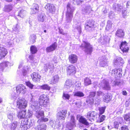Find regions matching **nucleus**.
<instances>
[{
	"label": "nucleus",
	"instance_id": "1",
	"mask_svg": "<svg viewBox=\"0 0 130 130\" xmlns=\"http://www.w3.org/2000/svg\"><path fill=\"white\" fill-rule=\"evenodd\" d=\"M67 11L66 15V22L64 24L67 26L71 22L73 18V12L75 10L74 7L68 3L67 6Z\"/></svg>",
	"mask_w": 130,
	"mask_h": 130
},
{
	"label": "nucleus",
	"instance_id": "2",
	"mask_svg": "<svg viewBox=\"0 0 130 130\" xmlns=\"http://www.w3.org/2000/svg\"><path fill=\"white\" fill-rule=\"evenodd\" d=\"M103 94V93L100 91H96L91 92L90 93L89 96L91 98L93 99L95 102L97 103L100 101V96Z\"/></svg>",
	"mask_w": 130,
	"mask_h": 130
},
{
	"label": "nucleus",
	"instance_id": "3",
	"mask_svg": "<svg viewBox=\"0 0 130 130\" xmlns=\"http://www.w3.org/2000/svg\"><path fill=\"white\" fill-rule=\"evenodd\" d=\"M84 49L85 52L87 54H90L93 50L92 46L87 41H83L81 46Z\"/></svg>",
	"mask_w": 130,
	"mask_h": 130
},
{
	"label": "nucleus",
	"instance_id": "4",
	"mask_svg": "<svg viewBox=\"0 0 130 130\" xmlns=\"http://www.w3.org/2000/svg\"><path fill=\"white\" fill-rule=\"evenodd\" d=\"M27 102L24 98H20L17 100V105L18 108L20 109L25 108L27 106Z\"/></svg>",
	"mask_w": 130,
	"mask_h": 130
},
{
	"label": "nucleus",
	"instance_id": "5",
	"mask_svg": "<svg viewBox=\"0 0 130 130\" xmlns=\"http://www.w3.org/2000/svg\"><path fill=\"white\" fill-rule=\"evenodd\" d=\"M99 87L104 90H110L111 89L108 81L105 79H103L100 82L99 84Z\"/></svg>",
	"mask_w": 130,
	"mask_h": 130
},
{
	"label": "nucleus",
	"instance_id": "6",
	"mask_svg": "<svg viewBox=\"0 0 130 130\" xmlns=\"http://www.w3.org/2000/svg\"><path fill=\"white\" fill-rule=\"evenodd\" d=\"M39 102L40 105L45 107L48 102V99L46 95L43 94L40 96Z\"/></svg>",
	"mask_w": 130,
	"mask_h": 130
},
{
	"label": "nucleus",
	"instance_id": "7",
	"mask_svg": "<svg viewBox=\"0 0 130 130\" xmlns=\"http://www.w3.org/2000/svg\"><path fill=\"white\" fill-rule=\"evenodd\" d=\"M75 121L74 117L71 116L70 122L66 123V127L65 130H71L74 126H75Z\"/></svg>",
	"mask_w": 130,
	"mask_h": 130
},
{
	"label": "nucleus",
	"instance_id": "8",
	"mask_svg": "<svg viewBox=\"0 0 130 130\" xmlns=\"http://www.w3.org/2000/svg\"><path fill=\"white\" fill-rule=\"evenodd\" d=\"M97 114V113L96 112L91 111L88 112L87 113L86 117L88 120L92 122L96 119Z\"/></svg>",
	"mask_w": 130,
	"mask_h": 130
},
{
	"label": "nucleus",
	"instance_id": "9",
	"mask_svg": "<svg viewBox=\"0 0 130 130\" xmlns=\"http://www.w3.org/2000/svg\"><path fill=\"white\" fill-rule=\"evenodd\" d=\"M94 21L92 20L87 21L85 24V28L87 31H90L94 29Z\"/></svg>",
	"mask_w": 130,
	"mask_h": 130
},
{
	"label": "nucleus",
	"instance_id": "10",
	"mask_svg": "<svg viewBox=\"0 0 130 130\" xmlns=\"http://www.w3.org/2000/svg\"><path fill=\"white\" fill-rule=\"evenodd\" d=\"M122 69H115L110 71L109 74L115 76L116 78V77L119 78L122 76Z\"/></svg>",
	"mask_w": 130,
	"mask_h": 130
},
{
	"label": "nucleus",
	"instance_id": "11",
	"mask_svg": "<svg viewBox=\"0 0 130 130\" xmlns=\"http://www.w3.org/2000/svg\"><path fill=\"white\" fill-rule=\"evenodd\" d=\"M73 83L71 80H67L66 82L64 85V88L67 90L68 92L72 91L73 87Z\"/></svg>",
	"mask_w": 130,
	"mask_h": 130
},
{
	"label": "nucleus",
	"instance_id": "12",
	"mask_svg": "<svg viewBox=\"0 0 130 130\" xmlns=\"http://www.w3.org/2000/svg\"><path fill=\"white\" fill-rule=\"evenodd\" d=\"M29 123L28 121V119H25L22 121L20 127L24 130H26L30 127V126H29Z\"/></svg>",
	"mask_w": 130,
	"mask_h": 130
},
{
	"label": "nucleus",
	"instance_id": "13",
	"mask_svg": "<svg viewBox=\"0 0 130 130\" xmlns=\"http://www.w3.org/2000/svg\"><path fill=\"white\" fill-rule=\"evenodd\" d=\"M26 88L25 86L23 85L20 84L16 87V90L17 93L19 94L20 93L23 94L25 93L26 91Z\"/></svg>",
	"mask_w": 130,
	"mask_h": 130
},
{
	"label": "nucleus",
	"instance_id": "14",
	"mask_svg": "<svg viewBox=\"0 0 130 130\" xmlns=\"http://www.w3.org/2000/svg\"><path fill=\"white\" fill-rule=\"evenodd\" d=\"M33 81L36 83L39 82L41 79V76L38 73L34 72L31 75Z\"/></svg>",
	"mask_w": 130,
	"mask_h": 130
},
{
	"label": "nucleus",
	"instance_id": "15",
	"mask_svg": "<svg viewBox=\"0 0 130 130\" xmlns=\"http://www.w3.org/2000/svg\"><path fill=\"white\" fill-rule=\"evenodd\" d=\"M66 70L68 75H73L76 73V68L75 66L73 65L69 66L67 68Z\"/></svg>",
	"mask_w": 130,
	"mask_h": 130
},
{
	"label": "nucleus",
	"instance_id": "16",
	"mask_svg": "<svg viewBox=\"0 0 130 130\" xmlns=\"http://www.w3.org/2000/svg\"><path fill=\"white\" fill-rule=\"evenodd\" d=\"M47 11L52 14L54 13L55 11V7L53 4L47 3L45 7Z\"/></svg>",
	"mask_w": 130,
	"mask_h": 130
},
{
	"label": "nucleus",
	"instance_id": "17",
	"mask_svg": "<svg viewBox=\"0 0 130 130\" xmlns=\"http://www.w3.org/2000/svg\"><path fill=\"white\" fill-rule=\"evenodd\" d=\"M67 110H62L58 112L57 114V118L58 119L64 120L66 117V115L67 113Z\"/></svg>",
	"mask_w": 130,
	"mask_h": 130
},
{
	"label": "nucleus",
	"instance_id": "18",
	"mask_svg": "<svg viewBox=\"0 0 130 130\" xmlns=\"http://www.w3.org/2000/svg\"><path fill=\"white\" fill-rule=\"evenodd\" d=\"M68 59L69 62L71 63L74 64L77 62L78 57L76 55L72 54L69 55Z\"/></svg>",
	"mask_w": 130,
	"mask_h": 130
},
{
	"label": "nucleus",
	"instance_id": "19",
	"mask_svg": "<svg viewBox=\"0 0 130 130\" xmlns=\"http://www.w3.org/2000/svg\"><path fill=\"white\" fill-rule=\"evenodd\" d=\"M77 120L79 119L78 121L80 123L87 125L89 124V123L87 121V120L83 116H80V115H77Z\"/></svg>",
	"mask_w": 130,
	"mask_h": 130
},
{
	"label": "nucleus",
	"instance_id": "20",
	"mask_svg": "<svg viewBox=\"0 0 130 130\" xmlns=\"http://www.w3.org/2000/svg\"><path fill=\"white\" fill-rule=\"evenodd\" d=\"M7 50L3 47H0V59L4 58L7 53Z\"/></svg>",
	"mask_w": 130,
	"mask_h": 130
},
{
	"label": "nucleus",
	"instance_id": "21",
	"mask_svg": "<svg viewBox=\"0 0 130 130\" xmlns=\"http://www.w3.org/2000/svg\"><path fill=\"white\" fill-rule=\"evenodd\" d=\"M57 46V45L56 43L55 42L52 44V45L47 47L46 48V52H50L54 50Z\"/></svg>",
	"mask_w": 130,
	"mask_h": 130
},
{
	"label": "nucleus",
	"instance_id": "22",
	"mask_svg": "<svg viewBox=\"0 0 130 130\" xmlns=\"http://www.w3.org/2000/svg\"><path fill=\"white\" fill-rule=\"evenodd\" d=\"M107 62L105 57L104 56L100 60V64L101 66L104 67L107 65Z\"/></svg>",
	"mask_w": 130,
	"mask_h": 130
},
{
	"label": "nucleus",
	"instance_id": "23",
	"mask_svg": "<svg viewBox=\"0 0 130 130\" xmlns=\"http://www.w3.org/2000/svg\"><path fill=\"white\" fill-rule=\"evenodd\" d=\"M18 118L20 119H24L26 117V110H22L19 111L17 113Z\"/></svg>",
	"mask_w": 130,
	"mask_h": 130
},
{
	"label": "nucleus",
	"instance_id": "24",
	"mask_svg": "<svg viewBox=\"0 0 130 130\" xmlns=\"http://www.w3.org/2000/svg\"><path fill=\"white\" fill-rule=\"evenodd\" d=\"M31 108L33 110L35 111L41 109L40 107L38 106L37 102H34L32 103L31 106Z\"/></svg>",
	"mask_w": 130,
	"mask_h": 130
},
{
	"label": "nucleus",
	"instance_id": "25",
	"mask_svg": "<svg viewBox=\"0 0 130 130\" xmlns=\"http://www.w3.org/2000/svg\"><path fill=\"white\" fill-rule=\"evenodd\" d=\"M37 110L36 111L35 113V116L38 118H41V117L44 116V112L43 111Z\"/></svg>",
	"mask_w": 130,
	"mask_h": 130
},
{
	"label": "nucleus",
	"instance_id": "26",
	"mask_svg": "<svg viewBox=\"0 0 130 130\" xmlns=\"http://www.w3.org/2000/svg\"><path fill=\"white\" fill-rule=\"evenodd\" d=\"M102 95H103V101L104 102L108 103L111 100L110 96L108 94H104L103 93V94Z\"/></svg>",
	"mask_w": 130,
	"mask_h": 130
},
{
	"label": "nucleus",
	"instance_id": "27",
	"mask_svg": "<svg viewBox=\"0 0 130 130\" xmlns=\"http://www.w3.org/2000/svg\"><path fill=\"white\" fill-rule=\"evenodd\" d=\"M46 15L44 14L41 13L39 14L38 17V19L39 21L42 22H44L46 19Z\"/></svg>",
	"mask_w": 130,
	"mask_h": 130
},
{
	"label": "nucleus",
	"instance_id": "28",
	"mask_svg": "<svg viewBox=\"0 0 130 130\" xmlns=\"http://www.w3.org/2000/svg\"><path fill=\"white\" fill-rule=\"evenodd\" d=\"M116 36L121 38H123L124 36L123 30L121 29L118 30L116 32Z\"/></svg>",
	"mask_w": 130,
	"mask_h": 130
},
{
	"label": "nucleus",
	"instance_id": "29",
	"mask_svg": "<svg viewBox=\"0 0 130 130\" xmlns=\"http://www.w3.org/2000/svg\"><path fill=\"white\" fill-rule=\"evenodd\" d=\"M18 124L17 122L14 121L13 122L11 123L9 126L11 130H16L18 125Z\"/></svg>",
	"mask_w": 130,
	"mask_h": 130
},
{
	"label": "nucleus",
	"instance_id": "30",
	"mask_svg": "<svg viewBox=\"0 0 130 130\" xmlns=\"http://www.w3.org/2000/svg\"><path fill=\"white\" fill-rule=\"evenodd\" d=\"M113 9L117 11H120L123 8L122 6L120 5L115 3L113 5Z\"/></svg>",
	"mask_w": 130,
	"mask_h": 130
},
{
	"label": "nucleus",
	"instance_id": "31",
	"mask_svg": "<svg viewBox=\"0 0 130 130\" xmlns=\"http://www.w3.org/2000/svg\"><path fill=\"white\" fill-rule=\"evenodd\" d=\"M37 130H46L47 125L44 123L39 124L37 126Z\"/></svg>",
	"mask_w": 130,
	"mask_h": 130
},
{
	"label": "nucleus",
	"instance_id": "32",
	"mask_svg": "<svg viewBox=\"0 0 130 130\" xmlns=\"http://www.w3.org/2000/svg\"><path fill=\"white\" fill-rule=\"evenodd\" d=\"M33 6V8L31 9V13L35 14L38 11L39 7L38 5L36 4H34Z\"/></svg>",
	"mask_w": 130,
	"mask_h": 130
},
{
	"label": "nucleus",
	"instance_id": "33",
	"mask_svg": "<svg viewBox=\"0 0 130 130\" xmlns=\"http://www.w3.org/2000/svg\"><path fill=\"white\" fill-rule=\"evenodd\" d=\"M27 14L26 11L24 10H22L20 11L18 13V16L21 18H23L26 16Z\"/></svg>",
	"mask_w": 130,
	"mask_h": 130
},
{
	"label": "nucleus",
	"instance_id": "34",
	"mask_svg": "<svg viewBox=\"0 0 130 130\" xmlns=\"http://www.w3.org/2000/svg\"><path fill=\"white\" fill-rule=\"evenodd\" d=\"M91 84V79L88 77H86L84 79V85L86 86H88Z\"/></svg>",
	"mask_w": 130,
	"mask_h": 130
},
{
	"label": "nucleus",
	"instance_id": "35",
	"mask_svg": "<svg viewBox=\"0 0 130 130\" xmlns=\"http://www.w3.org/2000/svg\"><path fill=\"white\" fill-rule=\"evenodd\" d=\"M59 121L58 120L57 121L50 120V124L53 128H55L56 127L57 123H59Z\"/></svg>",
	"mask_w": 130,
	"mask_h": 130
},
{
	"label": "nucleus",
	"instance_id": "36",
	"mask_svg": "<svg viewBox=\"0 0 130 130\" xmlns=\"http://www.w3.org/2000/svg\"><path fill=\"white\" fill-rule=\"evenodd\" d=\"M9 63V62H4L1 63L0 64V69L1 70H3L4 69L7 67Z\"/></svg>",
	"mask_w": 130,
	"mask_h": 130
},
{
	"label": "nucleus",
	"instance_id": "37",
	"mask_svg": "<svg viewBox=\"0 0 130 130\" xmlns=\"http://www.w3.org/2000/svg\"><path fill=\"white\" fill-rule=\"evenodd\" d=\"M112 23L111 21L108 20L107 22V24L106 27L105 29L107 31H109L111 29L112 26Z\"/></svg>",
	"mask_w": 130,
	"mask_h": 130
},
{
	"label": "nucleus",
	"instance_id": "38",
	"mask_svg": "<svg viewBox=\"0 0 130 130\" xmlns=\"http://www.w3.org/2000/svg\"><path fill=\"white\" fill-rule=\"evenodd\" d=\"M52 67V65L51 63H48L44 65L43 69L45 72H47L48 69L51 68Z\"/></svg>",
	"mask_w": 130,
	"mask_h": 130
},
{
	"label": "nucleus",
	"instance_id": "39",
	"mask_svg": "<svg viewBox=\"0 0 130 130\" xmlns=\"http://www.w3.org/2000/svg\"><path fill=\"white\" fill-rule=\"evenodd\" d=\"M74 95L75 96L81 97L84 96V94L81 91H77L74 93Z\"/></svg>",
	"mask_w": 130,
	"mask_h": 130
},
{
	"label": "nucleus",
	"instance_id": "40",
	"mask_svg": "<svg viewBox=\"0 0 130 130\" xmlns=\"http://www.w3.org/2000/svg\"><path fill=\"white\" fill-rule=\"evenodd\" d=\"M123 62L122 59L121 57H119L114 60V63L115 64L118 65L120 64V63H122Z\"/></svg>",
	"mask_w": 130,
	"mask_h": 130
},
{
	"label": "nucleus",
	"instance_id": "41",
	"mask_svg": "<svg viewBox=\"0 0 130 130\" xmlns=\"http://www.w3.org/2000/svg\"><path fill=\"white\" fill-rule=\"evenodd\" d=\"M36 36L35 35L32 34L29 37V41L30 43H33L36 41Z\"/></svg>",
	"mask_w": 130,
	"mask_h": 130
},
{
	"label": "nucleus",
	"instance_id": "42",
	"mask_svg": "<svg viewBox=\"0 0 130 130\" xmlns=\"http://www.w3.org/2000/svg\"><path fill=\"white\" fill-rule=\"evenodd\" d=\"M91 10V7L89 6H86L83 10L86 13L88 14L90 13Z\"/></svg>",
	"mask_w": 130,
	"mask_h": 130
},
{
	"label": "nucleus",
	"instance_id": "43",
	"mask_svg": "<svg viewBox=\"0 0 130 130\" xmlns=\"http://www.w3.org/2000/svg\"><path fill=\"white\" fill-rule=\"evenodd\" d=\"M12 7L11 5H8L5 6L4 8L5 11L7 12H9L12 10Z\"/></svg>",
	"mask_w": 130,
	"mask_h": 130
},
{
	"label": "nucleus",
	"instance_id": "44",
	"mask_svg": "<svg viewBox=\"0 0 130 130\" xmlns=\"http://www.w3.org/2000/svg\"><path fill=\"white\" fill-rule=\"evenodd\" d=\"M103 41H101L100 42L102 44H104L107 43H109L110 40V38L109 36H107L106 37L103 38Z\"/></svg>",
	"mask_w": 130,
	"mask_h": 130
},
{
	"label": "nucleus",
	"instance_id": "45",
	"mask_svg": "<svg viewBox=\"0 0 130 130\" xmlns=\"http://www.w3.org/2000/svg\"><path fill=\"white\" fill-rule=\"evenodd\" d=\"M39 88L43 90H49L50 88L47 85L45 84L42 86H38Z\"/></svg>",
	"mask_w": 130,
	"mask_h": 130
},
{
	"label": "nucleus",
	"instance_id": "46",
	"mask_svg": "<svg viewBox=\"0 0 130 130\" xmlns=\"http://www.w3.org/2000/svg\"><path fill=\"white\" fill-rule=\"evenodd\" d=\"M48 119L46 118H44L42 117L41 118L39 119L37 121V122L38 123H40L41 122H46L47 121Z\"/></svg>",
	"mask_w": 130,
	"mask_h": 130
},
{
	"label": "nucleus",
	"instance_id": "47",
	"mask_svg": "<svg viewBox=\"0 0 130 130\" xmlns=\"http://www.w3.org/2000/svg\"><path fill=\"white\" fill-rule=\"evenodd\" d=\"M31 52L32 54L36 53L37 51V48L34 46H32L30 48Z\"/></svg>",
	"mask_w": 130,
	"mask_h": 130
},
{
	"label": "nucleus",
	"instance_id": "48",
	"mask_svg": "<svg viewBox=\"0 0 130 130\" xmlns=\"http://www.w3.org/2000/svg\"><path fill=\"white\" fill-rule=\"evenodd\" d=\"M15 117L14 114L13 113H9L8 115V118L11 121L13 120Z\"/></svg>",
	"mask_w": 130,
	"mask_h": 130
},
{
	"label": "nucleus",
	"instance_id": "49",
	"mask_svg": "<svg viewBox=\"0 0 130 130\" xmlns=\"http://www.w3.org/2000/svg\"><path fill=\"white\" fill-rule=\"evenodd\" d=\"M113 86H120L122 84V83L118 80H115L113 82Z\"/></svg>",
	"mask_w": 130,
	"mask_h": 130
},
{
	"label": "nucleus",
	"instance_id": "50",
	"mask_svg": "<svg viewBox=\"0 0 130 130\" xmlns=\"http://www.w3.org/2000/svg\"><path fill=\"white\" fill-rule=\"evenodd\" d=\"M59 79V77L57 75H55L54 76L53 78V82L54 83L57 82Z\"/></svg>",
	"mask_w": 130,
	"mask_h": 130
},
{
	"label": "nucleus",
	"instance_id": "51",
	"mask_svg": "<svg viewBox=\"0 0 130 130\" xmlns=\"http://www.w3.org/2000/svg\"><path fill=\"white\" fill-rule=\"evenodd\" d=\"M32 112L29 110H28L27 112L26 111V117L27 118H29L32 116Z\"/></svg>",
	"mask_w": 130,
	"mask_h": 130
},
{
	"label": "nucleus",
	"instance_id": "52",
	"mask_svg": "<svg viewBox=\"0 0 130 130\" xmlns=\"http://www.w3.org/2000/svg\"><path fill=\"white\" fill-rule=\"evenodd\" d=\"M123 117L125 120L127 121H130V117L128 114L124 115Z\"/></svg>",
	"mask_w": 130,
	"mask_h": 130
},
{
	"label": "nucleus",
	"instance_id": "53",
	"mask_svg": "<svg viewBox=\"0 0 130 130\" xmlns=\"http://www.w3.org/2000/svg\"><path fill=\"white\" fill-rule=\"evenodd\" d=\"M26 85L31 89H33L34 85L32 84L30 82H26Z\"/></svg>",
	"mask_w": 130,
	"mask_h": 130
},
{
	"label": "nucleus",
	"instance_id": "54",
	"mask_svg": "<svg viewBox=\"0 0 130 130\" xmlns=\"http://www.w3.org/2000/svg\"><path fill=\"white\" fill-rule=\"evenodd\" d=\"M123 52H127L128 50V48L127 46L124 47H122L120 48Z\"/></svg>",
	"mask_w": 130,
	"mask_h": 130
},
{
	"label": "nucleus",
	"instance_id": "55",
	"mask_svg": "<svg viewBox=\"0 0 130 130\" xmlns=\"http://www.w3.org/2000/svg\"><path fill=\"white\" fill-rule=\"evenodd\" d=\"M105 116L104 115H102L100 117V118L98 121V122L100 123L103 122L105 120Z\"/></svg>",
	"mask_w": 130,
	"mask_h": 130
},
{
	"label": "nucleus",
	"instance_id": "56",
	"mask_svg": "<svg viewBox=\"0 0 130 130\" xmlns=\"http://www.w3.org/2000/svg\"><path fill=\"white\" fill-rule=\"evenodd\" d=\"M75 29L77 30L79 34H80L81 32V29L80 26V25H77V26L75 27Z\"/></svg>",
	"mask_w": 130,
	"mask_h": 130
},
{
	"label": "nucleus",
	"instance_id": "57",
	"mask_svg": "<svg viewBox=\"0 0 130 130\" xmlns=\"http://www.w3.org/2000/svg\"><path fill=\"white\" fill-rule=\"evenodd\" d=\"M70 96L69 94L67 93H63V98H64L65 99H66L67 100H69L70 97Z\"/></svg>",
	"mask_w": 130,
	"mask_h": 130
},
{
	"label": "nucleus",
	"instance_id": "58",
	"mask_svg": "<svg viewBox=\"0 0 130 130\" xmlns=\"http://www.w3.org/2000/svg\"><path fill=\"white\" fill-rule=\"evenodd\" d=\"M17 97V95L14 92H13L11 94V98L13 100L15 99Z\"/></svg>",
	"mask_w": 130,
	"mask_h": 130
},
{
	"label": "nucleus",
	"instance_id": "59",
	"mask_svg": "<svg viewBox=\"0 0 130 130\" xmlns=\"http://www.w3.org/2000/svg\"><path fill=\"white\" fill-rule=\"evenodd\" d=\"M95 101L94 99L92 98H91V99H88L87 100V102L88 104H92L93 103L94 101Z\"/></svg>",
	"mask_w": 130,
	"mask_h": 130
},
{
	"label": "nucleus",
	"instance_id": "60",
	"mask_svg": "<svg viewBox=\"0 0 130 130\" xmlns=\"http://www.w3.org/2000/svg\"><path fill=\"white\" fill-rule=\"evenodd\" d=\"M82 1L80 0H73V3L75 4L76 5H78L80 4Z\"/></svg>",
	"mask_w": 130,
	"mask_h": 130
},
{
	"label": "nucleus",
	"instance_id": "61",
	"mask_svg": "<svg viewBox=\"0 0 130 130\" xmlns=\"http://www.w3.org/2000/svg\"><path fill=\"white\" fill-rule=\"evenodd\" d=\"M127 43L126 41L122 42L120 45V48H121L122 47H124L127 46Z\"/></svg>",
	"mask_w": 130,
	"mask_h": 130
},
{
	"label": "nucleus",
	"instance_id": "62",
	"mask_svg": "<svg viewBox=\"0 0 130 130\" xmlns=\"http://www.w3.org/2000/svg\"><path fill=\"white\" fill-rule=\"evenodd\" d=\"M28 121L29 123V126H30V127L32 126L34 124V121L33 120H29Z\"/></svg>",
	"mask_w": 130,
	"mask_h": 130
},
{
	"label": "nucleus",
	"instance_id": "63",
	"mask_svg": "<svg viewBox=\"0 0 130 130\" xmlns=\"http://www.w3.org/2000/svg\"><path fill=\"white\" fill-rule=\"evenodd\" d=\"M105 107H102L99 109L100 113L101 114L103 113L105 110Z\"/></svg>",
	"mask_w": 130,
	"mask_h": 130
},
{
	"label": "nucleus",
	"instance_id": "64",
	"mask_svg": "<svg viewBox=\"0 0 130 130\" xmlns=\"http://www.w3.org/2000/svg\"><path fill=\"white\" fill-rule=\"evenodd\" d=\"M121 128V130H129L128 127L126 125H124L122 126Z\"/></svg>",
	"mask_w": 130,
	"mask_h": 130
}]
</instances>
